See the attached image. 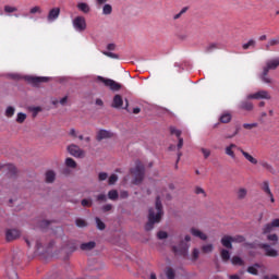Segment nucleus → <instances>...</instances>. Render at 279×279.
I'll use <instances>...</instances> for the list:
<instances>
[{
	"instance_id": "19",
	"label": "nucleus",
	"mask_w": 279,
	"mask_h": 279,
	"mask_svg": "<svg viewBox=\"0 0 279 279\" xmlns=\"http://www.w3.org/2000/svg\"><path fill=\"white\" fill-rule=\"evenodd\" d=\"M191 234H193V236H196L197 239H201L202 241H206V239H208V235H206L199 229L192 228Z\"/></svg>"
},
{
	"instance_id": "22",
	"label": "nucleus",
	"mask_w": 279,
	"mask_h": 279,
	"mask_svg": "<svg viewBox=\"0 0 279 279\" xmlns=\"http://www.w3.org/2000/svg\"><path fill=\"white\" fill-rule=\"evenodd\" d=\"M279 45V37H274L268 40V43L265 45L266 51H270L271 47H276Z\"/></svg>"
},
{
	"instance_id": "10",
	"label": "nucleus",
	"mask_w": 279,
	"mask_h": 279,
	"mask_svg": "<svg viewBox=\"0 0 279 279\" xmlns=\"http://www.w3.org/2000/svg\"><path fill=\"white\" fill-rule=\"evenodd\" d=\"M275 228H279V218L274 219L271 222L266 223L263 228V234L274 232Z\"/></svg>"
},
{
	"instance_id": "64",
	"label": "nucleus",
	"mask_w": 279,
	"mask_h": 279,
	"mask_svg": "<svg viewBox=\"0 0 279 279\" xmlns=\"http://www.w3.org/2000/svg\"><path fill=\"white\" fill-rule=\"evenodd\" d=\"M66 101H69V96H64V97L59 101V104H61V106H65V105H66Z\"/></svg>"
},
{
	"instance_id": "25",
	"label": "nucleus",
	"mask_w": 279,
	"mask_h": 279,
	"mask_svg": "<svg viewBox=\"0 0 279 279\" xmlns=\"http://www.w3.org/2000/svg\"><path fill=\"white\" fill-rule=\"evenodd\" d=\"M46 182L48 184H52V182H56V172L52 170H49L46 172Z\"/></svg>"
},
{
	"instance_id": "4",
	"label": "nucleus",
	"mask_w": 279,
	"mask_h": 279,
	"mask_svg": "<svg viewBox=\"0 0 279 279\" xmlns=\"http://www.w3.org/2000/svg\"><path fill=\"white\" fill-rule=\"evenodd\" d=\"M131 173L134 178L133 184H141L145 179V166H143L141 161H136L135 168L131 169Z\"/></svg>"
},
{
	"instance_id": "50",
	"label": "nucleus",
	"mask_w": 279,
	"mask_h": 279,
	"mask_svg": "<svg viewBox=\"0 0 279 279\" xmlns=\"http://www.w3.org/2000/svg\"><path fill=\"white\" fill-rule=\"evenodd\" d=\"M169 236V234L167 233V231H159L157 233V239H159L160 241L167 239Z\"/></svg>"
},
{
	"instance_id": "28",
	"label": "nucleus",
	"mask_w": 279,
	"mask_h": 279,
	"mask_svg": "<svg viewBox=\"0 0 279 279\" xmlns=\"http://www.w3.org/2000/svg\"><path fill=\"white\" fill-rule=\"evenodd\" d=\"M165 274H166L167 279H175V270L173 268L167 267L165 269Z\"/></svg>"
},
{
	"instance_id": "39",
	"label": "nucleus",
	"mask_w": 279,
	"mask_h": 279,
	"mask_svg": "<svg viewBox=\"0 0 279 279\" xmlns=\"http://www.w3.org/2000/svg\"><path fill=\"white\" fill-rule=\"evenodd\" d=\"M231 241H232V243H244L245 236L234 235V236H231Z\"/></svg>"
},
{
	"instance_id": "63",
	"label": "nucleus",
	"mask_w": 279,
	"mask_h": 279,
	"mask_svg": "<svg viewBox=\"0 0 279 279\" xmlns=\"http://www.w3.org/2000/svg\"><path fill=\"white\" fill-rule=\"evenodd\" d=\"M178 138H179L178 149H182V147L184 145V138H182V137H178Z\"/></svg>"
},
{
	"instance_id": "7",
	"label": "nucleus",
	"mask_w": 279,
	"mask_h": 279,
	"mask_svg": "<svg viewBox=\"0 0 279 279\" xmlns=\"http://www.w3.org/2000/svg\"><path fill=\"white\" fill-rule=\"evenodd\" d=\"M25 80L28 82V84H33V86H38L49 82V77L45 76H26Z\"/></svg>"
},
{
	"instance_id": "29",
	"label": "nucleus",
	"mask_w": 279,
	"mask_h": 279,
	"mask_svg": "<svg viewBox=\"0 0 279 279\" xmlns=\"http://www.w3.org/2000/svg\"><path fill=\"white\" fill-rule=\"evenodd\" d=\"M4 169H7L9 175H14L16 173V166L12 163H8L4 166Z\"/></svg>"
},
{
	"instance_id": "57",
	"label": "nucleus",
	"mask_w": 279,
	"mask_h": 279,
	"mask_svg": "<svg viewBox=\"0 0 279 279\" xmlns=\"http://www.w3.org/2000/svg\"><path fill=\"white\" fill-rule=\"evenodd\" d=\"M268 241H274V243H278V234L274 233V234H269L267 236Z\"/></svg>"
},
{
	"instance_id": "8",
	"label": "nucleus",
	"mask_w": 279,
	"mask_h": 279,
	"mask_svg": "<svg viewBox=\"0 0 279 279\" xmlns=\"http://www.w3.org/2000/svg\"><path fill=\"white\" fill-rule=\"evenodd\" d=\"M247 99H271V94H269L267 90L265 89H262V90H258L254 94H250L247 96Z\"/></svg>"
},
{
	"instance_id": "9",
	"label": "nucleus",
	"mask_w": 279,
	"mask_h": 279,
	"mask_svg": "<svg viewBox=\"0 0 279 279\" xmlns=\"http://www.w3.org/2000/svg\"><path fill=\"white\" fill-rule=\"evenodd\" d=\"M68 151L71 156H74V158H84V150L75 144L68 146Z\"/></svg>"
},
{
	"instance_id": "43",
	"label": "nucleus",
	"mask_w": 279,
	"mask_h": 279,
	"mask_svg": "<svg viewBox=\"0 0 279 279\" xmlns=\"http://www.w3.org/2000/svg\"><path fill=\"white\" fill-rule=\"evenodd\" d=\"M29 14H43V8L36 5L29 10Z\"/></svg>"
},
{
	"instance_id": "42",
	"label": "nucleus",
	"mask_w": 279,
	"mask_h": 279,
	"mask_svg": "<svg viewBox=\"0 0 279 279\" xmlns=\"http://www.w3.org/2000/svg\"><path fill=\"white\" fill-rule=\"evenodd\" d=\"M4 12L7 14H12L13 12H19V9L16 7L4 5Z\"/></svg>"
},
{
	"instance_id": "33",
	"label": "nucleus",
	"mask_w": 279,
	"mask_h": 279,
	"mask_svg": "<svg viewBox=\"0 0 279 279\" xmlns=\"http://www.w3.org/2000/svg\"><path fill=\"white\" fill-rule=\"evenodd\" d=\"M231 263H232V265H239L240 267H243L245 265L243 259L239 256H233L231 259Z\"/></svg>"
},
{
	"instance_id": "46",
	"label": "nucleus",
	"mask_w": 279,
	"mask_h": 279,
	"mask_svg": "<svg viewBox=\"0 0 279 279\" xmlns=\"http://www.w3.org/2000/svg\"><path fill=\"white\" fill-rule=\"evenodd\" d=\"M75 223H76L77 228H86V226H88V223H86V220H84L82 218L76 219Z\"/></svg>"
},
{
	"instance_id": "15",
	"label": "nucleus",
	"mask_w": 279,
	"mask_h": 279,
	"mask_svg": "<svg viewBox=\"0 0 279 279\" xmlns=\"http://www.w3.org/2000/svg\"><path fill=\"white\" fill-rule=\"evenodd\" d=\"M263 250L266 252V256H270V258H276L278 256V251L271 248L269 244H262Z\"/></svg>"
},
{
	"instance_id": "5",
	"label": "nucleus",
	"mask_w": 279,
	"mask_h": 279,
	"mask_svg": "<svg viewBox=\"0 0 279 279\" xmlns=\"http://www.w3.org/2000/svg\"><path fill=\"white\" fill-rule=\"evenodd\" d=\"M98 82H101L107 88H110V90L119 92L121 90V84L117 83V81L111 78H106L104 76L97 77Z\"/></svg>"
},
{
	"instance_id": "61",
	"label": "nucleus",
	"mask_w": 279,
	"mask_h": 279,
	"mask_svg": "<svg viewBox=\"0 0 279 279\" xmlns=\"http://www.w3.org/2000/svg\"><path fill=\"white\" fill-rule=\"evenodd\" d=\"M120 197L121 199H128V197H130V194L128 193V191H121Z\"/></svg>"
},
{
	"instance_id": "34",
	"label": "nucleus",
	"mask_w": 279,
	"mask_h": 279,
	"mask_svg": "<svg viewBox=\"0 0 279 279\" xmlns=\"http://www.w3.org/2000/svg\"><path fill=\"white\" fill-rule=\"evenodd\" d=\"M66 167H70V169H75L77 167V162H75V159L69 157L65 159Z\"/></svg>"
},
{
	"instance_id": "55",
	"label": "nucleus",
	"mask_w": 279,
	"mask_h": 279,
	"mask_svg": "<svg viewBox=\"0 0 279 279\" xmlns=\"http://www.w3.org/2000/svg\"><path fill=\"white\" fill-rule=\"evenodd\" d=\"M217 49V44H210L206 49V53H210L211 51H215Z\"/></svg>"
},
{
	"instance_id": "40",
	"label": "nucleus",
	"mask_w": 279,
	"mask_h": 279,
	"mask_svg": "<svg viewBox=\"0 0 279 279\" xmlns=\"http://www.w3.org/2000/svg\"><path fill=\"white\" fill-rule=\"evenodd\" d=\"M102 14L108 16L109 14H112V5L110 4H105L102 8Z\"/></svg>"
},
{
	"instance_id": "38",
	"label": "nucleus",
	"mask_w": 279,
	"mask_h": 279,
	"mask_svg": "<svg viewBox=\"0 0 279 279\" xmlns=\"http://www.w3.org/2000/svg\"><path fill=\"white\" fill-rule=\"evenodd\" d=\"M214 246L213 244H206L202 246V252L203 254H210V252H213Z\"/></svg>"
},
{
	"instance_id": "14",
	"label": "nucleus",
	"mask_w": 279,
	"mask_h": 279,
	"mask_svg": "<svg viewBox=\"0 0 279 279\" xmlns=\"http://www.w3.org/2000/svg\"><path fill=\"white\" fill-rule=\"evenodd\" d=\"M238 151L242 153V156H244L245 160L251 162V165H258V159L254 158L250 153L243 150V148H238Z\"/></svg>"
},
{
	"instance_id": "62",
	"label": "nucleus",
	"mask_w": 279,
	"mask_h": 279,
	"mask_svg": "<svg viewBox=\"0 0 279 279\" xmlns=\"http://www.w3.org/2000/svg\"><path fill=\"white\" fill-rule=\"evenodd\" d=\"M108 199V197L106 196V194H99L97 196V202H106Z\"/></svg>"
},
{
	"instance_id": "47",
	"label": "nucleus",
	"mask_w": 279,
	"mask_h": 279,
	"mask_svg": "<svg viewBox=\"0 0 279 279\" xmlns=\"http://www.w3.org/2000/svg\"><path fill=\"white\" fill-rule=\"evenodd\" d=\"M81 204H82V206H84L85 208H90V206H93V201H92V199L84 198V199H82Z\"/></svg>"
},
{
	"instance_id": "51",
	"label": "nucleus",
	"mask_w": 279,
	"mask_h": 279,
	"mask_svg": "<svg viewBox=\"0 0 279 279\" xmlns=\"http://www.w3.org/2000/svg\"><path fill=\"white\" fill-rule=\"evenodd\" d=\"M244 130H253V128H258V123H244Z\"/></svg>"
},
{
	"instance_id": "58",
	"label": "nucleus",
	"mask_w": 279,
	"mask_h": 279,
	"mask_svg": "<svg viewBox=\"0 0 279 279\" xmlns=\"http://www.w3.org/2000/svg\"><path fill=\"white\" fill-rule=\"evenodd\" d=\"M201 151L204 155V158H209V156H210V150L209 149L202 148Z\"/></svg>"
},
{
	"instance_id": "41",
	"label": "nucleus",
	"mask_w": 279,
	"mask_h": 279,
	"mask_svg": "<svg viewBox=\"0 0 279 279\" xmlns=\"http://www.w3.org/2000/svg\"><path fill=\"white\" fill-rule=\"evenodd\" d=\"M14 112H16V110L14 109V107H8L5 110V117H8L9 119L14 117Z\"/></svg>"
},
{
	"instance_id": "21",
	"label": "nucleus",
	"mask_w": 279,
	"mask_h": 279,
	"mask_svg": "<svg viewBox=\"0 0 279 279\" xmlns=\"http://www.w3.org/2000/svg\"><path fill=\"white\" fill-rule=\"evenodd\" d=\"M104 138H112V133L106 130H100L97 134V141H104Z\"/></svg>"
},
{
	"instance_id": "37",
	"label": "nucleus",
	"mask_w": 279,
	"mask_h": 279,
	"mask_svg": "<svg viewBox=\"0 0 279 279\" xmlns=\"http://www.w3.org/2000/svg\"><path fill=\"white\" fill-rule=\"evenodd\" d=\"M95 221L98 230H106V223L99 217H96Z\"/></svg>"
},
{
	"instance_id": "32",
	"label": "nucleus",
	"mask_w": 279,
	"mask_h": 279,
	"mask_svg": "<svg viewBox=\"0 0 279 279\" xmlns=\"http://www.w3.org/2000/svg\"><path fill=\"white\" fill-rule=\"evenodd\" d=\"M262 191H264L266 195H271V189H269V181H264L262 183Z\"/></svg>"
},
{
	"instance_id": "24",
	"label": "nucleus",
	"mask_w": 279,
	"mask_h": 279,
	"mask_svg": "<svg viewBox=\"0 0 279 279\" xmlns=\"http://www.w3.org/2000/svg\"><path fill=\"white\" fill-rule=\"evenodd\" d=\"M121 106H123V97H121V95L117 94L113 97L112 107L113 108H121Z\"/></svg>"
},
{
	"instance_id": "13",
	"label": "nucleus",
	"mask_w": 279,
	"mask_h": 279,
	"mask_svg": "<svg viewBox=\"0 0 279 279\" xmlns=\"http://www.w3.org/2000/svg\"><path fill=\"white\" fill-rule=\"evenodd\" d=\"M239 148L240 147L236 146V144H230L225 148V154L230 158H232V160H234V158H236V155L234 154V149H239Z\"/></svg>"
},
{
	"instance_id": "54",
	"label": "nucleus",
	"mask_w": 279,
	"mask_h": 279,
	"mask_svg": "<svg viewBox=\"0 0 279 279\" xmlns=\"http://www.w3.org/2000/svg\"><path fill=\"white\" fill-rule=\"evenodd\" d=\"M98 180H99V182H104V181L108 180V173H106V172H100V173L98 174Z\"/></svg>"
},
{
	"instance_id": "49",
	"label": "nucleus",
	"mask_w": 279,
	"mask_h": 279,
	"mask_svg": "<svg viewBox=\"0 0 279 279\" xmlns=\"http://www.w3.org/2000/svg\"><path fill=\"white\" fill-rule=\"evenodd\" d=\"M247 272L251 274L252 276H258V269L256 268V266H250L247 268Z\"/></svg>"
},
{
	"instance_id": "53",
	"label": "nucleus",
	"mask_w": 279,
	"mask_h": 279,
	"mask_svg": "<svg viewBox=\"0 0 279 279\" xmlns=\"http://www.w3.org/2000/svg\"><path fill=\"white\" fill-rule=\"evenodd\" d=\"M104 56H107V58H112V59H114V60H119V54L113 53V52L105 51V52H104Z\"/></svg>"
},
{
	"instance_id": "27",
	"label": "nucleus",
	"mask_w": 279,
	"mask_h": 279,
	"mask_svg": "<svg viewBox=\"0 0 279 279\" xmlns=\"http://www.w3.org/2000/svg\"><path fill=\"white\" fill-rule=\"evenodd\" d=\"M236 197L238 199H245V197H247V189L240 187L236 192Z\"/></svg>"
},
{
	"instance_id": "45",
	"label": "nucleus",
	"mask_w": 279,
	"mask_h": 279,
	"mask_svg": "<svg viewBox=\"0 0 279 279\" xmlns=\"http://www.w3.org/2000/svg\"><path fill=\"white\" fill-rule=\"evenodd\" d=\"M170 134L177 136V138H180V136H182V131L171 126L170 128Z\"/></svg>"
},
{
	"instance_id": "11",
	"label": "nucleus",
	"mask_w": 279,
	"mask_h": 279,
	"mask_svg": "<svg viewBox=\"0 0 279 279\" xmlns=\"http://www.w3.org/2000/svg\"><path fill=\"white\" fill-rule=\"evenodd\" d=\"M21 236V231L19 229H9L5 232V239L7 241H16Z\"/></svg>"
},
{
	"instance_id": "18",
	"label": "nucleus",
	"mask_w": 279,
	"mask_h": 279,
	"mask_svg": "<svg viewBox=\"0 0 279 279\" xmlns=\"http://www.w3.org/2000/svg\"><path fill=\"white\" fill-rule=\"evenodd\" d=\"M221 245H223V247H227V250H232V235L222 236Z\"/></svg>"
},
{
	"instance_id": "56",
	"label": "nucleus",
	"mask_w": 279,
	"mask_h": 279,
	"mask_svg": "<svg viewBox=\"0 0 279 279\" xmlns=\"http://www.w3.org/2000/svg\"><path fill=\"white\" fill-rule=\"evenodd\" d=\"M197 258H199V250L194 248L192 252V259L197 260Z\"/></svg>"
},
{
	"instance_id": "17",
	"label": "nucleus",
	"mask_w": 279,
	"mask_h": 279,
	"mask_svg": "<svg viewBox=\"0 0 279 279\" xmlns=\"http://www.w3.org/2000/svg\"><path fill=\"white\" fill-rule=\"evenodd\" d=\"M96 246H97V243H95V241L85 242L81 244V250L83 252H90V250H95Z\"/></svg>"
},
{
	"instance_id": "26",
	"label": "nucleus",
	"mask_w": 279,
	"mask_h": 279,
	"mask_svg": "<svg viewBox=\"0 0 279 279\" xmlns=\"http://www.w3.org/2000/svg\"><path fill=\"white\" fill-rule=\"evenodd\" d=\"M220 257L222 263H228V260H230V251L222 248L220 251Z\"/></svg>"
},
{
	"instance_id": "6",
	"label": "nucleus",
	"mask_w": 279,
	"mask_h": 279,
	"mask_svg": "<svg viewBox=\"0 0 279 279\" xmlns=\"http://www.w3.org/2000/svg\"><path fill=\"white\" fill-rule=\"evenodd\" d=\"M72 25L76 32H86V17L78 15L72 21Z\"/></svg>"
},
{
	"instance_id": "1",
	"label": "nucleus",
	"mask_w": 279,
	"mask_h": 279,
	"mask_svg": "<svg viewBox=\"0 0 279 279\" xmlns=\"http://www.w3.org/2000/svg\"><path fill=\"white\" fill-rule=\"evenodd\" d=\"M162 215H165V211H162V201H160V196H157L155 208H150L148 211V222L145 226V230L147 232L154 230V225L160 223Z\"/></svg>"
},
{
	"instance_id": "20",
	"label": "nucleus",
	"mask_w": 279,
	"mask_h": 279,
	"mask_svg": "<svg viewBox=\"0 0 279 279\" xmlns=\"http://www.w3.org/2000/svg\"><path fill=\"white\" fill-rule=\"evenodd\" d=\"M191 234H193V236H196L197 239H201L202 241H206V239H208V235H206L199 229L192 228Z\"/></svg>"
},
{
	"instance_id": "36",
	"label": "nucleus",
	"mask_w": 279,
	"mask_h": 279,
	"mask_svg": "<svg viewBox=\"0 0 279 279\" xmlns=\"http://www.w3.org/2000/svg\"><path fill=\"white\" fill-rule=\"evenodd\" d=\"M232 121V116L230 113H225L220 117V123H230Z\"/></svg>"
},
{
	"instance_id": "16",
	"label": "nucleus",
	"mask_w": 279,
	"mask_h": 279,
	"mask_svg": "<svg viewBox=\"0 0 279 279\" xmlns=\"http://www.w3.org/2000/svg\"><path fill=\"white\" fill-rule=\"evenodd\" d=\"M240 110H246V112H252L254 110V104L248 100H243L239 105Z\"/></svg>"
},
{
	"instance_id": "60",
	"label": "nucleus",
	"mask_w": 279,
	"mask_h": 279,
	"mask_svg": "<svg viewBox=\"0 0 279 279\" xmlns=\"http://www.w3.org/2000/svg\"><path fill=\"white\" fill-rule=\"evenodd\" d=\"M195 193H196V195L202 194V195H204V197H206V192L202 187H196Z\"/></svg>"
},
{
	"instance_id": "2",
	"label": "nucleus",
	"mask_w": 279,
	"mask_h": 279,
	"mask_svg": "<svg viewBox=\"0 0 279 279\" xmlns=\"http://www.w3.org/2000/svg\"><path fill=\"white\" fill-rule=\"evenodd\" d=\"M278 66H279V57H276L266 61V65L263 68V72H262V81L265 82V84H271L269 72L276 71Z\"/></svg>"
},
{
	"instance_id": "44",
	"label": "nucleus",
	"mask_w": 279,
	"mask_h": 279,
	"mask_svg": "<svg viewBox=\"0 0 279 279\" xmlns=\"http://www.w3.org/2000/svg\"><path fill=\"white\" fill-rule=\"evenodd\" d=\"M25 119H27V114L23 112L17 113V118H16L17 123H25Z\"/></svg>"
},
{
	"instance_id": "23",
	"label": "nucleus",
	"mask_w": 279,
	"mask_h": 279,
	"mask_svg": "<svg viewBox=\"0 0 279 279\" xmlns=\"http://www.w3.org/2000/svg\"><path fill=\"white\" fill-rule=\"evenodd\" d=\"M76 8L80 12H83V14H88V12H90V7L85 2H78Z\"/></svg>"
},
{
	"instance_id": "52",
	"label": "nucleus",
	"mask_w": 279,
	"mask_h": 279,
	"mask_svg": "<svg viewBox=\"0 0 279 279\" xmlns=\"http://www.w3.org/2000/svg\"><path fill=\"white\" fill-rule=\"evenodd\" d=\"M50 223H51V222L48 221V220H41V221L39 222L38 227L41 228L43 230H45V228H49V225H50Z\"/></svg>"
},
{
	"instance_id": "59",
	"label": "nucleus",
	"mask_w": 279,
	"mask_h": 279,
	"mask_svg": "<svg viewBox=\"0 0 279 279\" xmlns=\"http://www.w3.org/2000/svg\"><path fill=\"white\" fill-rule=\"evenodd\" d=\"M110 210H112V205L111 204H107V205L102 206V211L104 213H110Z\"/></svg>"
},
{
	"instance_id": "35",
	"label": "nucleus",
	"mask_w": 279,
	"mask_h": 279,
	"mask_svg": "<svg viewBox=\"0 0 279 279\" xmlns=\"http://www.w3.org/2000/svg\"><path fill=\"white\" fill-rule=\"evenodd\" d=\"M108 197L114 202L119 199V192L117 190H111L108 192Z\"/></svg>"
},
{
	"instance_id": "31",
	"label": "nucleus",
	"mask_w": 279,
	"mask_h": 279,
	"mask_svg": "<svg viewBox=\"0 0 279 279\" xmlns=\"http://www.w3.org/2000/svg\"><path fill=\"white\" fill-rule=\"evenodd\" d=\"M253 48L256 47V40L254 39H250L246 44L242 45V49H244V51H247V49L250 48Z\"/></svg>"
},
{
	"instance_id": "3",
	"label": "nucleus",
	"mask_w": 279,
	"mask_h": 279,
	"mask_svg": "<svg viewBox=\"0 0 279 279\" xmlns=\"http://www.w3.org/2000/svg\"><path fill=\"white\" fill-rule=\"evenodd\" d=\"M191 241V235H185V242L181 241L179 245L172 247V252L177 256H182L183 258L189 257V242Z\"/></svg>"
},
{
	"instance_id": "48",
	"label": "nucleus",
	"mask_w": 279,
	"mask_h": 279,
	"mask_svg": "<svg viewBox=\"0 0 279 279\" xmlns=\"http://www.w3.org/2000/svg\"><path fill=\"white\" fill-rule=\"evenodd\" d=\"M119 180V177L117 174H111L108 180V184H117V181Z\"/></svg>"
},
{
	"instance_id": "12",
	"label": "nucleus",
	"mask_w": 279,
	"mask_h": 279,
	"mask_svg": "<svg viewBox=\"0 0 279 279\" xmlns=\"http://www.w3.org/2000/svg\"><path fill=\"white\" fill-rule=\"evenodd\" d=\"M59 16H60V8H53L49 11L47 21H49V23H53V21H57Z\"/></svg>"
},
{
	"instance_id": "30",
	"label": "nucleus",
	"mask_w": 279,
	"mask_h": 279,
	"mask_svg": "<svg viewBox=\"0 0 279 279\" xmlns=\"http://www.w3.org/2000/svg\"><path fill=\"white\" fill-rule=\"evenodd\" d=\"M259 165H260V167H263V169H266V171L274 173V166H271L269 162L263 160L259 162Z\"/></svg>"
}]
</instances>
